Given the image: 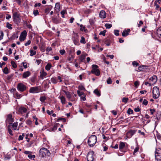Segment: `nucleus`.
Listing matches in <instances>:
<instances>
[{"mask_svg":"<svg viewBox=\"0 0 161 161\" xmlns=\"http://www.w3.org/2000/svg\"><path fill=\"white\" fill-rule=\"evenodd\" d=\"M97 138L95 135H92L89 137L88 141V144L91 147H93L96 143Z\"/></svg>","mask_w":161,"mask_h":161,"instance_id":"nucleus-1","label":"nucleus"},{"mask_svg":"<svg viewBox=\"0 0 161 161\" xmlns=\"http://www.w3.org/2000/svg\"><path fill=\"white\" fill-rule=\"evenodd\" d=\"M13 21L16 24H18L21 21V19L19 14L17 12H14L13 14Z\"/></svg>","mask_w":161,"mask_h":161,"instance_id":"nucleus-2","label":"nucleus"},{"mask_svg":"<svg viewBox=\"0 0 161 161\" xmlns=\"http://www.w3.org/2000/svg\"><path fill=\"white\" fill-rule=\"evenodd\" d=\"M152 92L153 97L154 99L158 98L160 95L159 88L157 86H154L153 87Z\"/></svg>","mask_w":161,"mask_h":161,"instance_id":"nucleus-3","label":"nucleus"},{"mask_svg":"<svg viewBox=\"0 0 161 161\" xmlns=\"http://www.w3.org/2000/svg\"><path fill=\"white\" fill-rule=\"evenodd\" d=\"M98 68V66L97 65L93 64L92 66V69L91 73L97 76H99L100 75V72Z\"/></svg>","mask_w":161,"mask_h":161,"instance_id":"nucleus-4","label":"nucleus"},{"mask_svg":"<svg viewBox=\"0 0 161 161\" xmlns=\"http://www.w3.org/2000/svg\"><path fill=\"white\" fill-rule=\"evenodd\" d=\"M17 88L18 91L20 92H23L26 90V86L21 83L18 84Z\"/></svg>","mask_w":161,"mask_h":161,"instance_id":"nucleus-5","label":"nucleus"},{"mask_svg":"<svg viewBox=\"0 0 161 161\" xmlns=\"http://www.w3.org/2000/svg\"><path fill=\"white\" fill-rule=\"evenodd\" d=\"M50 154L49 151L46 148L42 147L40 150V155L42 157H45L47 154Z\"/></svg>","mask_w":161,"mask_h":161,"instance_id":"nucleus-6","label":"nucleus"},{"mask_svg":"<svg viewBox=\"0 0 161 161\" xmlns=\"http://www.w3.org/2000/svg\"><path fill=\"white\" fill-rule=\"evenodd\" d=\"M93 151H89L87 155V159L88 161H95V155Z\"/></svg>","mask_w":161,"mask_h":161,"instance_id":"nucleus-7","label":"nucleus"},{"mask_svg":"<svg viewBox=\"0 0 161 161\" xmlns=\"http://www.w3.org/2000/svg\"><path fill=\"white\" fill-rule=\"evenodd\" d=\"M156 159L158 161L161 160V149L159 148L156 149L155 153Z\"/></svg>","mask_w":161,"mask_h":161,"instance_id":"nucleus-8","label":"nucleus"},{"mask_svg":"<svg viewBox=\"0 0 161 161\" xmlns=\"http://www.w3.org/2000/svg\"><path fill=\"white\" fill-rule=\"evenodd\" d=\"M27 34V33L25 30L24 31L21 32L19 38L20 41H23L25 40L26 38Z\"/></svg>","mask_w":161,"mask_h":161,"instance_id":"nucleus-9","label":"nucleus"},{"mask_svg":"<svg viewBox=\"0 0 161 161\" xmlns=\"http://www.w3.org/2000/svg\"><path fill=\"white\" fill-rule=\"evenodd\" d=\"M136 131L137 130H129L127 132L126 134V136L128 138H130L132 136L135 134Z\"/></svg>","mask_w":161,"mask_h":161,"instance_id":"nucleus-10","label":"nucleus"},{"mask_svg":"<svg viewBox=\"0 0 161 161\" xmlns=\"http://www.w3.org/2000/svg\"><path fill=\"white\" fill-rule=\"evenodd\" d=\"M6 121L8 122L10 124H12V123L14 121V119L12 118V115L11 114L7 115Z\"/></svg>","mask_w":161,"mask_h":161,"instance_id":"nucleus-11","label":"nucleus"},{"mask_svg":"<svg viewBox=\"0 0 161 161\" xmlns=\"http://www.w3.org/2000/svg\"><path fill=\"white\" fill-rule=\"evenodd\" d=\"M52 20L54 23L57 24L58 23H60L61 22L62 19L61 18L58 17H53L52 18Z\"/></svg>","mask_w":161,"mask_h":161,"instance_id":"nucleus-12","label":"nucleus"},{"mask_svg":"<svg viewBox=\"0 0 161 161\" xmlns=\"http://www.w3.org/2000/svg\"><path fill=\"white\" fill-rule=\"evenodd\" d=\"M150 82L153 85L157 81V77L156 75H153L149 79Z\"/></svg>","mask_w":161,"mask_h":161,"instance_id":"nucleus-13","label":"nucleus"},{"mask_svg":"<svg viewBox=\"0 0 161 161\" xmlns=\"http://www.w3.org/2000/svg\"><path fill=\"white\" fill-rule=\"evenodd\" d=\"M39 92V88L37 86L31 87L30 88L29 90V92L32 93H37Z\"/></svg>","mask_w":161,"mask_h":161,"instance_id":"nucleus-14","label":"nucleus"},{"mask_svg":"<svg viewBox=\"0 0 161 161\" xmlns=\"http://www.w3.org/2000/svg\"><path fill=\"white\" fill-rule=\"evenodd\" d=\"M27 111L26 108L24 107H20L19 109V112L22 114L26 113Z\"/></svg>","mask_w":161,"mask_h":161,"instance_id":"nucleus-15","label":"nucleus"},{"mask_svg":"<svg viewBox=\"0 0 161 161\" xmlns=\"http://www.w3.org/2000/svg\"><path fill=\"white\" fill-rule=\"evenodd\" d=\"M99 17L102 19L105 18L106 17V13L104 10H101L100 11L99 14Z\"/></svg>","mask_w":161,"mask_h":161,"instance_id":"nucleus-16","label":"nucleus"},{"mask_svg":"<svg viewBox=\"0 0 161 161\" xmlns=\"http://www.w3.org/2000/svg\"><path fill=\"white\" fill-rule=\"evenodd\" d=\"M47 75V73L45 72L44 70L43 69L42 71L40 72V78L42 79H44V77L46 76Z\"/></svg>","mask_w":161,"mask_h":161,"instance_id":"nucleus-17","label":"nucleus"},{"mask_svg":"<svg viewBox=\"0 0 161 161\" xmlns=\"http://www.w3.org/2000/svg\"><path fill=\"white\" fill-rule=\"evenodd\" d=\"M148 66L146 65H142L138 67V69L140 71H144L145 69H147Z\"/></svg>","mask_w":161,"mask_h":161,"instance_id":"nucleus-18","label":"nucleus"},{"mask_svg":"<svg viewBox=\"0 0 161 161\" xmlns=\"http://www.w3.org/2000/svg\"><path fill=\"white\" fill-rule=\"evenodd\" d=\"M130 31V29H128L127 30H125L122 32V36L124 37L127 36L129 34V33Z\"/></svg>","mask_w":161,"mask_h":161,"instance_id":"nucleus-19","label":"nucleus"},{"mask_svg":"<svg viewBox=\"0 0 161 161\" xmlns=\"http://www.w3.org/2000/svg\"><path fill=\"white\" fill-rule=\"evenodd\" d=\"M125 143L120 142L119 143V149L120 151H121L123 148L125 147Z\"/></svg>","mask_w":161,"mask_h":161,"instance_id":"nucleus-20","label":"nucleus"},{"mask_svg":"<svg viewBox=\"0 0 161 161\" xmlns=\"http://www.w3.org/2000/svg\"><path fill=\"white\" fill-rule=\"evenodd\" d=\"M86 55V54H82L80 56L79 59L80 62H83L85 61V58Z\"/></svg>","mask_w":161,"mask_h":161,"instance_id":"nucleus-21","label":"nucleus"},{"mask_svg":"<svg viewBox=\"0 0 161 161\" xmlns=\"http://www.w3.org/2000/svg\"><path fill=\"white\" fill-rule=\"evenodd\" d=\"M30 72L29 71L25 72L23 74L22 77L23 78H26L29 76L30 75Z\"/></svg>","mask_w":161,"mask_h":161,"instance_id":"nucleus-22","label":"nucleus"},{"mask_svg":"<svg viewBox=\"0 0 161 161\" xmlns=\"http://www.w3.org/2000/svg\"><path fill=\"white\" fill-rule=\"evenodd\" d=\"M57 124L56 123L54 125L53 128L49 129V131H55L57 129Z\"/></svg>","mask_w":161,"mask_h":161,"instance_id":"nucleus-23","label":"nucleus"},{"mask_svg":"<svg viewBox=\"0 0 161 161\" xmlns=\"http://www.w3.org/2000/svg\"><path fill=\"white\" fill-rule=\"evenodd\" d=\"M63 92L66 95L67 97L69 99L71 97V95L70 93L68 91H65L64 90Z\"/></svg>","mask_w":161,"mask_h":161,"instance_id":"nucleus-24","label":"nucleus"},{"mask_svg":"<svg viewBox=\"0 0 161 161\" xmlns=\"http://www.w3.org/2000/svg\"><path fill=\"white\" fill-rule=\"evenodd\" d=\"M157 35L159 37H161V27H159L157 30Z\"/></svg>","mask_w":161,"mask_h":161,"instance_id":"nucleus-25","label":"nucleus"},{"mask_svg":"<svg viewBox=\"0 0 161 161\" xmlns=\"http://www.w3.org/2000/svg\"><path fill=\"white\" fill-rule=\"evenodd\" d=\"M52 67V65L51 64L48 63L45 66V69L47 71H48L50 70L51 68Z\"/></svg>","mask_w":161,"mask_h":161,"instance_id":"nucleus-26","label":"nucleus"},{"mask_svg":"<svg viewBox=\"0 0 161 161\" xmlns=\"http://www.w3.org/2000/svg\"><path fill=\"white\" fill-rule=\"evenodd\" d=\"M60 99L61 100V102L63 104H65L66 102V99L63 96L60 97Z\"/></svg>","mask_w":161,"mask_h":161,"instance_id":"nucleus-27","label":"nucleus"},{"mask_svg":"<svg viewBox=\"0 0 161 161\" xmlns=\"http://www.w3.org/2000/svg\"><path fill=\"white\" fill-rule=\"evenodd\" d=\"M51 81L52 83L54 84H56L58 82L56 78L53 77L51 79Z\"/></svg>","mask_w":161,"mask_h":161,"instance_id":"nucleus-28","label":"nucleus"},{"mask_svg":"<svg viewBox=\"0 0 161 161\" xmlns=\"http://www.w3.org/2000/svg\"><path fill=\"white\" fill-rule=\"evenodd\" d=\"M14 94L15 96V97L18 98H20L22 97V95L19 93L18 92L16 91L15 92Z\"/></svg>","mask_w":161,"mask_h":161,"instance_id":"nucleus-29","label":"nucleus"},{"mask_svg":"<svg viewBox=\"0 0 161 161\" xmlns=\"http://www.w3.org/2000/svg\"><path fill=\"white\" fill-rule=\"evenodd\" d=\"M104 42L107 46H109L110 44L109 40L108 39H106L104 40Z\"/></svg>","mask_w":161,"mask_h":161,"instance_id":"nucleus-30","label":"nucleus"},{"mask_svg":"<svg viewBox=\"0 0 161 161\" xmlns=\"http://www.w3.org/2000/svg\"><path fill=\"white\" fill-rule=\"evenodd\" d=\"M52 6H51L50 7L46 8L45 10V12L47 14L49 13L50 11L51 10L52 8Z\"/></svg>","mask_w":161,"mask_h":161,"instance_id":"nucleus-31","label":"nucleus"},{"mask_svg":"<svg viewBox=\"0 0 161 161\" xmlns=\"http://www.w3.org/2000/svg\"><path fill=\"white\" fill-rule=\"evenodd\" d=\"M18 125L17 122H14L12 125V128L14 130H16Z\"/></svg>","mask_w":161,"mask_h":161,"instance_id":"nucleus-32","label":"nucleus"},{"mask_svg":"<svg viewBox=\"0 0 161 161\" xmlns=\"http://www.w3.org/2000/svg\"><path fill=\"white\" fill-rule=\"evenodd\" d=\"M60 7V4L59 3H57L55 4V9H56V10H58V11L59 10V9Z\"/></svg>","mask_w":161,"mask_h":161,"instance_id":"nucleus-33","label":"nucleus"},{"mask_svg":"<svg viewBox=\"0 0 161 161\" xmlns=\"http://www.w3.org/2000/svg\"><path fill=\"white\" fill-rule=\"evenodd\" d=\"M94 93L97 96L99 97L100 96V94L99 93L98 90L97 89L94 91Z\"/></svg>","mask_w":161,"mask_h":161,"instance_id":"nucleus-34","label":"nucleus"},{"mask_svg":"<svg viewBox=\"0 0 161 161\" xmlns=\"http://www.w3.org/2000/svg\"><path fill=\"white\" fill-rule=\"evenodd\" d=\"M36 52L35 51H34L33 50L31 49L30 50V54L31 56H33L36 55Z\"/></svg>","mask_w":161,"mask_h":161,"instance_id":"nucleus-35","label":"nucleus"},{"mask_svg":"<svg viewBox=\"0 0 161 161\" xmlns=\"http://www.w3.org/2000/svg\"><path fill=\"white\" fill-rule=\"evenodd\" d=\"M73 42L76 45H79V42L78 40L76 38L73 40Z\"/></svg>","mask_w":161,"mask_h":161,"instance_id":"nucleus-36","label":"nucleus"},{"mask_svg":"<svg viewBox=\"0 0 161 161\" xmlns=\"http://www.w3.org/2000/svg\"><path fill=\"white\" fill-rule=\"evenodd\" d=\"M80 42L81 43H83L84 44H85L86 43L85 38H84L83 36H81V37Z\"/></svg>","mask_w":161,"mask_h":161,"instance_id":"nucleus-37","label":"nucleus"},{"mask_svg":"<svg viewBox=\"0 0 161 161\" xmlns=\"http://www.w3.org/2000/svg\"><path fill=\"white\" fill-rule=\"evenodd\" d=\"M12 25L10 24L9 23L7 22L6 23V27L9 29H12Z\"/></svg>","mask_w":161,"mask_h":161,"instance_id":"nucleus-38","label":"nucleus"},{"mask_svg":"<svg viewBox=\"0 0 161 161\" xmlns=\"http://www.w3.org/2000/svg\"><path fill=\"white\" fill-rule=\"evenodd\" d=\"M105 26L106 29H110L112 27V25L111 24L106 23L105 24Z\"/></svg>","mask_w":161,"mask_h":161,"instance_id":"nucleus-39","label":"nucleus"},{"mask_svg":"<svg viewBox=\"0 0 161 161\" xmlns=\"http://www.w3.org/2000/svg\"><path fill=\"white\" fill-rule=\"evenodd\" d=\"M11 63L12 67L14 68H15L17 67V65L14 61H11Z\"/></svg>","mask_w":161,"mask_h":161,"instance_id":"nucleus-40","label":"nucleus"},{"mask_svg":"<svg viewBox=\"0 0 161 161\" xmlns=\"http://www.w3.org/2000/svg\"><path fill=\"white\" fill-rule=\"evenodd\" d=\"M80 30L81 31H86V29L85 27L83 25H80Z\"/></svg>","mask_w":161,"mask_h":161,"instance_id":"nucleus-41","label":"nucleus"},{"mask_svg":"<svg viewBox=\"0 0 161 161\" xmlns=\"http://www.w3.org/2000/svg\"><path fill=\"white\" fill-rule=\"evenodd\" d=\"M46 99V97L45 96L41 97L40 98V101L42 102H43Z\"/></svg>","mask_w":161,"mask_h":161,"instance_id":"nucleus-42","label":"nucleus"},{"mask_svg":"<svg viewBox=\"0 0 161 161\" xmlns=\"http://www.w3.org/2000/svg\"><path fill=\"white\" fill-rule=\"evenodd\" d=\"M132 64L135 67H136L139 65V64L136 61L133 62Z\"/></svg>","mask_w":161,"mask_h":161,"instance_id":"nucleus-43","label":"nucleus"},{"mask_svg":"<svg viewBox=\"0 0 161 161\" xmlns=\"http://www.w3.org/2000/svg\"><path fill=\"white\" fill-rule=\"evenodd\" d=\"M45 46L42 44L40 46V49L42 52H44L45 51Z\"/></svg>","mask_w":161,"mask_h":161,"instance_id":"nucleus-44","label":"nucleus"},{"mask_svg":"<svg viewBox=\"0 0 161 161\" xmlns=\"http://www.w3.org/2000/svg\"><path fill=\"white\" fill-rule=\"evenodd\" d=\"M3 72L5 74H8V69L7 67H5L3 70Z\"/></svg>","mask_w":161,"mask_h":161,"instance_id":"nucleus-45","label":"nucleus"},{"mask_svg":"<svg viewBox=\"0 0 161 161\" xmlns=\"http://www.w3.org/2000/svg\"><path fill=\"white\" fill-rule=\"evenodd\" d=\"M133 110L130 108H129L127 111V113L129 114H132L133 113Z\"/></svg>","mask_w":161,"mask_h":161,"instance_id":"nucleus-46","label":"nucleus"},{"mask_svg":"<svg viewBox=\"0 0 161 161\" xmlns=\"http://www.w3.org/2000/svg\"><path fill=\"white\" fill-rule=\"evenodd\" d=\"M28 157L31 159L34 158H35V156L34 155H32L31 154L28 155Z\"/></svg>","mask_w":161,"mask_h":161,"instance_id":"nucleus-47","label":"nucleus"},{"mask_svg":"<svg viewBox=\"0 0 161 161\" xmlns=\"http://www.w3.org/2000/svg\"><path fill=\"white\" fill-rule=\"evenodd\" d=\"M77 93L78 96L80 97L82 95H84V93L83 92H80V91L78 90L77 91Z\"/></svg>","mask_w":161,"mask_h":161,"instance_id":"nucleus-48","label":"nucleus"},{"mask_svg":"<svg viewBox=\"0 0 161 161\" xmlns=\"http://www.w3.org/2000/svg\"><path fill=\"white\" fill-rule=\"evenodd\" d=\"M25 136V134L23 133L22 135H20L19 136L18 140L19 141L23 139L24 137Z\"/></svg>","mask_w":161,"mask_h":161,"instance_id":"nucleus-49","label":"nucleus"},{"mask_svg":"<svg viewBox=\"0 0 161 161\" xmlns=\"http://www.w3.org/2000/svg\"><path fill=\"white\" fill-rule=\"evenodd\" d=\"M107 83L108 84H111L112 83V80L111 78L110 77H109L107 80Z\"/></svg>","mask_w":161,"mask_h":161,"instance_id":"nucleus-50","label":"nucleus"},{"mask_svg":"<svg viewBox=\"0 0 161 161\" xmlns=\"http://www.w3.org/2000/svg\"><path fill=\"white\" fill-rule=\"evenodd\" d=\"M33 14L35 16H36L37 15H38L39 14V13L38 10H34L33 11Z\"/></svg>","mask_w":161,"mask_h":161,"instance_id":"nucleus-51","label":"nucleus"},{"mask_svg":"<svg viewBox=\"0 0 161 161\" xmlns=\"http://www.w3.org/2000/svg\"><path fill=\"white\" fill-rule=\"evenodd\" d=\"M52 50L51 47H47L46 49V53L47 54L49 52Z\"/></svg>","mask_w":161,"mask_h":161,"instance_id":"nucleus-52","label":"nucleus"},{"mask_svg":"<svg viewBox=\"0 0 161 161\" xmlns=\"http://www.w3.org/2000/svg\"><path fill=\"white\" fill-rule=\"evenodd\" d=\"M26 124L29 125H31L32 123V122L30 119H28L26 121Z\"/></svg>","mask_w":161,"mask_h":161,"instance_id":"nucleus-53","label":"nucleus"},{"mask_svg":"<svg viewBox=\"0 0 161 161\" xmlns=\"http://www.w3.org/2000/svg\"><path fill=\"white\" fill-rule=\"evenodd\" d=\"M128 100V98L127 97H123L122 98V101L123 102L126 103Z\"/></svg>","mask_w":161,"mask_h":161,"instance_id":"nucleus-54","label":"nucleus"},{"mask_svg":"<svg viewBox=\"0 0 161 161\" xmlns=\"http://www.w3.org/2000/svg\"><path fill=\"white\" fill-rule=\"evenodd\" d=\"M139 81H137L135 82L134 85H135V86L136 88H137V87L139 86Z\"/></svg>","mask_w":161,"mask_h":161,"instance_id":"nucleus-55","label":"nucleus"},{"mask_svg":"<svg viewBox=\"0 0 161 161\" xmlns=\"http://www.w3.org/2000/svg\"><path fill=\"white\" fill-rule=\"evenodd\" d=\"M114 35L116 36H118L119 35V31L118 30H114Z\"/></svg>","mask_w":161,"mask_h":161,"instance_id":"nucleus-56","label":"nucleus"},{"mask_svg":"<svg viewBox=\"0 0 161 161\" xmlns=\"http://www.w3.org/2000/svg\"><path fill=\"white\" fill-rule=\"evenodd\" d=\"M0 40L3 39L4 35L2 31L0 32Z\"/></svg>","mask_w":161,"mask_h":161,"instance_id":"nucleus-57","label":"nucleus"},{"mask_svg":"<svg viewBox=\"0 0 161 161\" xmlns=\"http://www.w3.org/2000/svg\"><path fill=\"white\" fill-rule=\"evenodd\" d=\"M134 111L136 112H140L141 111V109H140L139 107H137V108H135L134 109Z\"/></svg>","mask_w":161,"mask_h":161,"instance_id":"nucleus-58","label":"nucleus"},{"mask_svg":"<svg viewBox=\"0 0 161 161\" xmlns=\"http://www.w3.org/2000/svg\"><path fill=\"white\" fill-rule=\"evenodd\" d=\"M139 150V148L138 147H136L134 149V152H133V155H135V153L137 152Z\"/></svg>","mask_w":161,"mask_h":161,"instance_id":"nucleus-59","label":"nucleus"},{"mask_svg":"<svg viewBox=\"0 0 161 161\" xmlns=\"http://www.w3.org/2000/svg\"><path fill=\"white\" fill-rule=\"evenodd\" d=\"M142 103L144 105L146 106V105H147V104L148 101H147V100L144 99L143 100Z\"/></svg>","mask_w":161,"mask_h":161,"instance_id":"nucleus-60","label":"nucleus"},{"mask_svg":"<svg viewBox=\"0 0 161 161\" xmlns=\"http://www.w3.org/2000/svg\"><path fill=\"white\" fill-rule=\"evenodd\" d=\"M78 89L82 90H84L85 89V88L82 85H79L78 86Z\"/></svg>","mask_w":161,"mask_h":161,"instance_id":"nucleus-61","label":"nucleus"},{"mask_svg":"<svg viewBox=\"0 0 161 161\" xmlns=\"http://www.w3.org/2000/svg\"><path fill=\"white\" fill-rule=\"evenodd\" d=\"M156 136L158 139L161 140V135L159 133H158L156 134Z\"/></svg>","mask_w":161,"mask_h":161,"instance_id":"nucleus-62","label":"nucleus"},{"mask_svg":"<svg viewBox=\"0 0 161 161\" xmlns=\"http://www.w3.org/2000/svg\"><path fill=\"white\" fill-rule=\"evenodd\" d=\"M8 132L9 133L11 136H13V133H12V131L11 130V129L9 128H8Z\"/></svg>","mask_w":161,"mask_h":161,"instance_id":"nucleus-63","label":"nucleus"},{"mask_svg":"<svg viewBox=\"0 0 161 161\" xmlns=\"http://www.w3.org/2000/svg\"><path fill=\"white\" fill-rule=\"evenodd\" d=\"M106 31L104 30L103 31H101L100 33V35H102L103 36H104L105 35Z\"/></svg>","mask_w":161,"mask_h":161,"instance_id":"nucleus-64","label":"nucleus"}]
</instances>
